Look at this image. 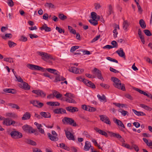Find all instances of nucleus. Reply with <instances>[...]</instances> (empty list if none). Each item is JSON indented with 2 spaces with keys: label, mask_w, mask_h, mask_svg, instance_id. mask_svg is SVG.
Returning <instances> with one entry per match:
<instances>
[{
  "label": "nucleus",
  "mask_w": 152,
  "mask_h": 152,
  "mask_svg": "<svg viewBox=\"0 0 152 152\" xmlns=\"http://www.w3.org/2000/svg\"><path fill=\"white\" fill-rule=\"evenodd\" d=\"M111 80L113 82V85L115 88L121 89L124 91H125L124 84H122L121 80L118 78L115 77H112Z\"/></svg>",
  "instance_id": "f257e3e1"
},
{
  "label": "nucleus",
  "mask_w": 152,
  "mask_h": 152,
  "mask_svg": "<svg viewBox=\"0 0 152 152\" xmlns=\"http://www.w3.org/2000/svg\"><path fill=\"white\" fill-rule=\"evenodd\" d=\"M62 121L64 124H69L73 126H77L76 122L71 118L65 117L62 119Z\"/></svg>",
  "instance_id": "f03ea898"
},
{
  "label": "nucleus",
  "mask_w": 152,
  "mask_h": 152,
  "mask_svg": "<svg viewBox=\"0 0 152 152\" xmlns=\"http://www.w3.org/2000/svg\"><path fill=\"white\" fill-rule=\"evenodd\" d=\"M37 53L39 55L42 57V59L44 61H45L46 59H53L54 58L52 56L45 52L41 51H37Z\"/></svg>",
  "instance_id": "7ed1b4c3"
},
{
  "label": "nucleus",
  "mask_w": 152,
  "mask_h": 152,
  "mask_svg": "<svg viewBox=\"0 0 152 152\" xmlns=\"http://www.w3.org/2000/svg\"><path fill=\"white\" fill-rule=\"evenodd\" d=\"M27 66L29 69L32 70H38L43 72H45V68L37 65L28 64H27Z\"/></svg>",
  "instance_id": "20e7f679"
},
{
  "label": "nucleus",
  "mask_w": 152,
  "mask_h": 152,
  "mask_svg": "<svg viewBox=\"0 0 152 152\" xmlns=\"http://www.w3.org/2000/svg\"><path fill=\"white\" fill-rule=\"evenodd\" d=\"M14 131H12L10 133V134L12 138L15 139H18L22 138L23 135L21 133L15 131V129H13Z\"/></svg>",
  "instance_id": "39448f33"
},
{
  "label": "nucleus",
  "mask_w": 152,
  "mask_h": 152,
  "mask_svg": "<svg viewBox=\"0 0 152 152\" xmlns=\"http://www.w3.org/2000/svg\"><path fill=\"white\" fill-rule=\"evenodd\" d=\"M107 132L110 137L116 138L122 142H125L124 139L122 137V136L119 133H114L110 131H108Z\"/></svg>",
  "instance_id": "423d86ee"
},
{
  "label": "nucleus",
  "mask_w": 152,
  "mask_h": 152,
  "mask_svg": "<svg viewBox=\"0 0 152 152\" xmlns=\"http://www.w3.org/2000/svg\"><path fill=\"white\" fill-rule=\"evenodd\" d=\"M22 129L25 132L30 133H33L35 132L36 130L33 129L32 127L28 124H25L22 126Z\"/></svg>",
  "instance_id": "0eeeda50"
},
{
  "label": "nucleus",
  "mask_w": 152,
  "mask_h": 152,
  "mask_svg": "<svg viewBox=\"0 0 152 152\" xmlns=\"http://www.w3.org/2000/svg\"><path fill=\"white\" fill-rule=\"evenodd\" d=\"M32 92L42 97H44L46 95L45 93L41 90H33Z\"/></svg>",
  "instance_id": "6e6552de"
},
{
  "label": "nucleus",
  "mask_w": 152,
  "mask_h": 152,
  "mask_svg": "<svg viewBox=\"0 0 152 152\" xmlns=\"http://www.w3.org/2000/svg\"><path fill=\"white\" fill-rule=\"evenodd\" d=\"M66 136L68 139L74 140H75L74 136L73 134L68 130H65Z\"/></svg>",
  "instance_id": "1a4fd4ad"
},
{
  "label": "nucleus",
  "mask_w": 152,
  "mask_h": 152,
  "mask_svg": "<svg viewBox=\"0 0 152 152\" xmlns=\"http://www.w3.org/2000/svg\"><path fill=\"white\" fill-rule=\"evenodd\" d=\"M93 71L96 72V74L97 75L98 79L101 80H103V78L102 76L101 72L99 69L95 68L94 69Z\"/></svg>",
  "instance_id": "9d476101"
},
{
  "label": "nucleus",
  "mask_w": 152,
  "mask_h": 152,
  "mask_svg": "<svg viewBox=\"0 0 152 152\" xmlns=\"http://www.w3.org/2000/svg\"><path fill=\"white\" fill-rule=\"evenodd\" d=\"M79 69H80L75 67L71 66L69 68L68 70L70 72H71L75 74H80Z\"/></svg>",
  "instance_id": "9b49d317"
},
{
  "label": "nucleus",
  "mask_w": 152,
  "mask_h": 152,
  "mask_svg": "<svg viewBox=\"0 0 152 152\" xmlns=\"http://www.w3.org/2000/svg\"><path fill=\"white\" fill-rule=\"evenodd\" d=\"M115 53H117L120 57H123L124 59L125 58V53L122 48H120L119 50L116 51Z\"/></svg>",
  "instance_id": "f8f14e48"
},
{
  "label": "nucleus",
  "mask_w": 152,
  "mask_h": 152,
  "mask_svg": "<svg viewBox=\"0 0 152 152\" xmlns=\"http://www.w3.org/2000/svg\"><path fill=\"white\" fill-rule=\"evenodd\" d=\"M53 112L56 114H61V113H65L66 114V111L65 110L62 108H58L55 109L53 110Z\"/></svg>",
  "instance_id": "ddd939ff"
},
{
  "label": "nucleus",
  "mask_w": 152,
  "mask_h": 152,
  "mask_svg": "<svg viewBox=\"0 0 152 152\" xmlns=\"http://www.w3.org/2000/svg\"><path fill=\"white\" fill-rule=\"evenodd\" d=\"M66 109L68 111L73 113L76 111H78V109L76 107H73L72 106H69L66 108Z\"/></svg>",
  "instance_id": "4468645a"
},
{
  "label": "nucleus",
  "mask_w": 152,
  "mask_h": 152,
  "mask_svg": "<svg viewBox=\"0 0 152 152\" xmlns=\"http://www.w3.org/2000/svg\"><path fill=\"white\" fill-rule=\"evenodd\" d=\"M94 129L97 132H98L99 134L103 135H104L106 137H108V135L107 134V133L105 132V131L102 130L100 129L97 127L94 128Z\"/></svg>",
  "instance_id": "2eb2a0df"
},
{
  "label": "nucleus",
  "mask_w": 152,
  "mask_h": 152,
  "mask_svg": "<svg viewBox=\"0 0 152 152\" xmlns=\"http://www.w3.org/2000/svg\"><path fill=\"white\" fill-rule=\"evenodd\" d=\"M31 117V114L28 112H26L24 113L22 117L23 120H25L29 119Z\"/></svg>",
  "instance_id": "dca6fc26"
},
{
  "label": "nucleus",
  "mask_w": 152,
  "mask_h": 152,
  "mask_svg": "<svg viewBox=\"0 0 152 152\" xmlns=\"http://www.w3.org/2000/svg\"><path fill=\"white\" fill-rule=\"evenodd\" d=\"M41 30H45V31L46 32H50L51 31V28L48 27L47 25L44 23V24L40 28Z\"/></svg>",
  "instance_id": "f3484780"
},
{
  "label": "nucleus",
  "mask_w": 152,
  "mask_h": 152,
  "mask_svg": "<svg viewBox=\"0 0 152 152\" xmlns=\"http://www.w3.org/2000/svg\"><path fill=\"white\" fill-rule=\"evenodd\" d=\"M47 134L50 140L52 141H56L58 140V138L56 136L52 135L50 133H48Z\"/></svg>",
  "instance_id": "a211bd4d"
},
{
  "label": "nucleus",
  "mask_w": 152,
  "mask_h": 152,
  "mask_svg": "<svg viewBox=\"0 0 152 152\" xmlns=\"http://www.w3.org/2000/svg\"><path fill=\"white\" fill-rule=\"evenodd\" d=\"M24 141L27 144H29L32 145H37L36 143L35 142L28 139H25Z\"/></svg>",
  "instance_id": "6ab92c4d"
},
{
  "label": "nucleus",
  "mask_w": 152,
  "mask_h": 152,
  "mask_svg": "<svg viewBox=\"0 0 152 152\" xmlns=\"http://www.w3.org/2000/svg\"><path fill=\"white\" fill-rule=\"evenodd\" d=\"M91 147V143L88 141H86L85 142L84 150L85 151H88L89 150Z\"/></svg>",
  "instance_id": "aec40b11"
},
{
  "label": "nucleus",
  "mask_w": 152,
  "mask_h": 152,
  "mask_svg": "<svg viewBox=\"0 0 152 152\" xmlns=\"http://www.w3.org/2000/svg\"><path fill=\"white\" fill-rule=\"evenodd\" d=\"M22 85H21L20 87L26 90H29L30 88V86L25 82H23Z\"/></svg>",
  "instance_id": "412c9836"
},
{
  "label": "nucleus",
  "mask_w": 152,
  "mask_h": 152,
  "mask_svg": "<svg viewBox=\"0 0 152 152\" xmlns=\"http://www.w3.org/2000/svg\"><path fill=\"white\" fill-rule=\"evenodd\" d=\"M40 115L45 118H50L51 115L49 112H41L40 113Z\"/></svg>",
  "instance_id": "4be33fe9"
},
{
  "label": "nucleus",
  "mask_w": 152,
  "mask_h": 152,
  "mask_svg": "<svg viewBox=\"0 0 152 152\" xmlns=\"http://www.w3.org/2000/svg\"><path fill=\"white\" fill-rule=\"evenodd\" d=\"M3 121L2 122L3 124L6 126H10L11 124V119L10 120L8 118H4V119L3 120Z\"/></svg>",
  "instance_id": "5701e85b"
},
{
  "label": "nucleus",
  "mask_w": 152,
  "mask_h": 152,
  "mask_svg": "<svg viewBox=\"0 0 152 152\" xmlns=\"http://www.w3.org/2000/svg\"><path fill=\"white\" fill-rule=\"evenodd\" d=\"M132 110L136 115L138 116L146 115V114L142 112L138 111L134 109H132Z\"/></svg>",
  "instance_id": "b1692460"
},
{
  "label": "nucleus",
  "mask_w": 152,
  "mask_h": 152,
  "mask_svg": "<svg viewBox=\"0 0 152 152\" xmlns=\"http://www.w3.org/2000/svg\"><path fill=\"white\" fill-rule=\"evenodd\" d=\"M45 69V72L47 71L48 72L54 74H57V73H58V72L55 69L51 68H46Z\"/></svg>",
  "instance_id": "393cba45"
},
{
  "label": "nucleus",
  "mask_w": 152,
  "mask_h": 152,
  "mask_svg": "<svg viewBox=\"0 0 152 152\" xmlns=\"http://www.w3.org/2000/svg\"><path fill=\"white\" fill-rule=\"evenodd\" d=\"M46 104L48 105L53 106H59L60 104V103L56 102H48L46 103Z\"/></svg>",
  "instance_id": "a878e982"
},
{
  "label": "nucleus",
  "mask_w": 152,
  "mask_h": 152,
  "mask_svg": "<svg viewBox=\"0 0 152 152\" xmlns=\"http://www.w3.org/2000/svg\"><path fill=\"white\" fill-rule=\"evenodd\" d=\"M3 91L5 92L12 94H15L16 93V91L14 89L11 88H5L4 89Z\"/></svg>",
  "instance_id": "bb28decb"
},
{
  "label": "nucleus",
  "mask_w": 152,
  "mask_h": 152,
  "mask_svg": "<svg viewBox=\"0 0 152 152\" xmlns=\"http://www.w3.org/2000/svg\"><path fill=\"white\" fill-rule=\"evenodd\" d=\"M129 26V24L128 23V21L127 20H124L123 23V28L125 31L127 30V28Z\"/></svg>",
  "instance_id": "cd10ccee"
},
{
  "label": "nucleus",
  "mask_w": 152,
  "mask_h": 152,
  "mask_svg": "<svg viewBox=\"0 0 152 152\" xmlns=\"http://www.w3.org/2000/svg\"><path fill=\"white\" fill-rule=\"evenodd\" d=\"M139 23L142 28L145 29L146 28V25L143 19H140L139 21Z\"/></svg>",
  "instance_id": "c85d7f7f"
},
{
  "label": "nucleus",
  "mask_w": 152,
  "mask_h": 152,
  "mask_svg": "<svg viewBox=\"0 0 152 152\" xmlns=\"http://www.w3.org/2000/svg\"><path fill=\"white\" fill-rule=\"evenodd\" d=\"M8 106L10 107L11 108H15L16 109H20V107L18 105L13 103H9L7 104Z\"/></svg>",
  "instance_id": "c756f323"
},
{
  "label": "nucleus",
  "mask_w": 152,
  "mask_h": 152,
  "mask_svg": "<svg viewBox=\"0 0 152 152\" xmlns=\"http://www.w3.org/2000/svg\"><path fill=\"white\" fill-rule=\"evenodd\" d=\"M115 122L116 123L117 125L123 127V128H125V126H124V124L121 121L118 119H116Z\"/></svg>",
  "instance_id": "7c9ffc66"
},
{
  "label": "nucleus",
  "mask_w": 152,
  "mask_h": 152,
  "mask_svg": "<svg viewBox=\"0 0 152 152\" xmlns=\"http://www.w3.org/2000/svg\"><path fill=\"white\" fill-rule=\"evenodd\" d=\"M118 111L119 112L121 113L122 115L124 116H126V115H128V113L127 111H125L121 109H119Z\"/></svg>",
  "instance_id": "2f4dec72"
},
{
  "label": "nucleus",
  "mask_w": 152,
  "mask_h": 152,
  "mask_svg": "<svg viewBox=\"0 0 152 152\" xmlns=\"http://www.w3.org/2000/svg\"><path fill=\"white\" fill-rule=\"evenodd\" d=\"M12 37V35L10 33L6 34H5V35L2 36L1 37L2 38L4 39H6L7 38H8L9 39H10Z\"/></svg>",
  "instance_id": "473e14b6"
},
{
  "label": "nucleus",
  "mask_w": 152,
  "mask_h": 152,
  "mask_svg": "<svg viewBox=\"0 0 152 152\" xmlns=\"http://www.w3.org/2000/svg\"><path fill=\"white\" fill-rule=\"evenodd\" d=\"M89 22L94 26H96L98 24L97 20L95 19L89 20Z\"/></svg>",
  "instance_id": "72a5a7b5"
},
{
  "label": "nucleus",
  "mask_w": 152,
  "mask_h": 152,
  "mask_svg": "<svg viewBox=\"0 0 152 152\" xmlns=\"http://www.w3.org/2000/svg\"><path fill=\"white\" fill-rule=\"evenodd\" d=\"M65 101H66L69 103H76V102L74 99H72L71 98H66V99L65 100Z\"/></svg>",
  "instance_id": "f704fd0d"
},
{
  "label": "nucleus",
  "mask_w": 152,
  "mask_h": 152,
  "mask_svg": "<svg viewBox=\"0 0 152 152\" xmlns=\"http://www.w3.org/2000/svg\"><path fill=\"white\" fill-rule=\"evenodd\" d=\"M97 96L100 101H104L106 99V97L104 94H103L102 96H101L99 94H98Z\"/></svg>",
  "instance_id": "c9c22d12"
},
{
  "label": "nucleus",
  "mask_w": 152,
  "mask_h": 152,
  "mask_svg": "<svg viewBox=\"0 0 152 152\" xmlns=\"http://www.w3.org/2000/svg\"><path fill=\"white\" fill-rule=\"evenodd\" d=\"M59 18L62 20H64L67 19V17L63 14H59L58 15Z\"/></svg>",
  "instance_id": "e433bc0d"
},
{
  "label": "nucleus",
  "mask_w": 152,
  "mask_h": 152,
  "mask_svg": "<svg viewBox=\"0 0 152 152\" xmlns=\"http://www.w3.org/2000/svg\"><path fill=\"white\" fill-rule=\"evenodd\" d=\"M8 45L9 47L10 48H12L16 45V44L15 42L9 41L8 42Z\"/></svg>",
  "instance_id": "4c0bfd02"
},
{
  "label": "nucleus",
  "mask_w": 152,
  "mask_h": 152,
  "mask_svg": "<svg viewBox=\"0 0 152 152\" xmlns=\"http://www.w3.org/2000/svg\"><path fill=\"white\" fill-rule=\"evenodd\" d=\"M56 76L55 77V82H58L60 81L61 79V76L59 74L57 73V74H55Z\"/></svg>",
  "instance_id": "58836bf2"
},
{
  "label": "nucleus",
  "mask_w": 152,
  "mask_h": 152,
  "mask_svg": "<svg viewBox=\"0 0 152 152\" xmlns=\"http://www.w3.org/2000/svg\"><path fill=\"white\" fill-rule=\"evenodd\" d=\"M45 6L48 7L49 8H54V5L51 3H47L45 4Z\"/></svg>",
  "instance_id": "ea45409f"
},
{
  "label": "nucleus",
  "mask_w": 152,
  "mask_h": 152,
  "mask_svg": "<svg viewBox=\"0 0 152 152\" xmlns=\"http://www.w3.org/2000/svg\"><path fill=\"white\" fill-rule=\"evenodd\" d=\"M87 86L93 89H94L96 88V86L91 81H89Z\"/></svg>",
  "instance_id": "a19ab883"
},
{
  "label": "nucleus",
  "mask_w": 152,
  "mask_h": 152,
  "mask_svg": "<svg viewBox=\"0 0 152 152\" xmlns=\"http://www.w3.org/2000/svg\"><path fill=\"white\" fill-rule=\"evenodd\" d=\"M80 117L82 119L85 120V121L87 122H88L90 121V120H89V118L86 116H84L82 115H80Z\"/></svg>",
  "instance_id": "79ce46f5"
},
{
  "label": "nucleus",
  "mask_w": 152,
  "mask_h": 152,
  "mask_svg": "<svg viewBox=\"0 0 152 152\" xmlns=\"http://www.w3.org/2000/svg\"><path fill=\"white\" fill-rule=\"evenodd\" d=\"M143 31L144 32L145 34V35H146L147 36H150L152 35L151 33L150 32V31L148 30H144Z\"/></svg>",
  "instance_id": "37998d69"
},
{
  "label": "nucleus",
  "mask_w": 152,
  "mask_h": 152,
  "mask_svg": "<svg viewBox=\"0 0 152 152\" xmlns=\"http://www.w3.org/2000/svg\"><path fill=\"white\" fill-rule=\"evenodd\" d=\"M106 59L111 61L113 62L117 63H118V61L117 60L115 59L112 58L110 57H106Z\"/></svg>",
  "instance_id": "c03bdc74"
},
{
  "label": "nucleus",
  "mask_w": 152,
  "mask_h": 152,
  "mask_svg": "<svg viewBox=\"0 0 152 152\" xmlns=\"http://www.w3.org/2000/svg\"><path fill=\"white\" fill-rule=\"evenodd\" d=\"M38 101L37 100H32L30 101V103L33 104V105L35 107L38 106Z\"/></svg>",
  "instance_id": "a18cd8bd"
},
{
  "label": "nucleus",
  "mask_w": 152,
  "mask_h": 152,
  "mask_svg": "<svg viewBox=\"0 0 152 152\" xmlns=\"http://www.w3.org/2000/svg\"><path fill=\"white\" fill-rule=\"evenodd\" d=\"M100 85L102 87L104 88L105 89H108L110 87L109 85L106 84L104 83H100Z\"/></svg>",
  "instance_id": "49530a36"
},
{
  "label": "nucleus",
  "mask_w": 152,
  "mask_h": 152,
  "mask_svg": "<svg viewBox=\"0 0 152 152\" xmlns=\"http://www.w3.org/2000/svg\"><path fill=\"white\" fill-rule=\"evenodd\" d=\"M96 13L95 12H92L91 13V18L93 19H96Z\"/></svg>",
  "instance_id": "de8ad7c7"
},
{
  "label": "nucleus",
  "mask_w": 152,
  "mask_h": 152,
  "mask_svg": "<svg viewBox=\"0 0 152 152\" xmlns=\"http://www.w3.org/2000/svg\"><path fill=\"white\" fill-rule=\"evenodd\" d=\"M105 119L104 121H103V122L106 123L107 124H108L109 125H111V122L110 121L109 118L107 117L106 118H105Z\"/></svg>",
  "instance_id": "09e8293b"
},
{
  "label": "nucleus",
  "mask_w": 152,
  "mask_h": 152,
  "mask_svg": "<svg viewBox=\"0 0 152 152\" xmlns=\"http://www.w3.org/2000/svg\"><path fill=\"white\" fill-rule=\"evenodd\" d=\"M79 47L78 46H75L72 47L70 50V51L72 52L75 51L76 50L78 49Z\"/></svg>",
  "instance_id": "8fccbe9b"
},
{
  "label": "nucleus",
  "mask_w": 152,
  "mask_h": 152,
  "mask_svg": "<svg viewBox=\"0 0 152 152\" xmlns=\"http://www.w3.org/2000/svg\"><path fill=\"white\" fill-rule=\"evenodd\" d=\"M56 29L60 33H61L62 32L63 33H64L65 32L64 30H63L62 28L57 26L56 27Z\"/></svg>",
  "instance_id": "3c124183"
},
{
  "label": "nucleus",
  "mask_w": 152,
  "mask_h": 152,
  "mask_svg": "<svg viewBox=\"0 0 152 152\" xmlns=\"http://www.w3.org/2000/svg\"><path fill=\"white\" fill-rule=\"evenodd\" d=\"M134 90L139 92L140 93L144 94V95H145L146 94V92L142 90H140L138 88H135Z\"/></svg>",
  "instance_id": "603ef678"
},
{
  "label": "nucleus",
  "mask_w": 152,
  "mask_h": 152,
  "mask_svg": "<svg viewBox=\"0 0 152 152\" xmlns=\"http://www.w3.org/2000/svg\"><path fill=\"white\" fill-rule=\"evenodd\" d=\"M111 44L113 46V48H117L118 47V45L116 41L114 40L112 41Z\"/></svg>",
  "instance_id": "864d4df0"
},
{
  "label": "nucleus",
  "mask_w": 152,
  "mask_h": 152,
  "mask_svg": "<svg viewBox=\"0 0 152 152\" xmlns=\"http://www.w3.org/2000/svg\"><path fill=\"white\" fill-rule=\"evenodd\" d=\"M94 6H95V8L96 10L99 9L101 7V6L100 5V4L98 3H95L94 4Z\"/></svg>",
  "instance_id": "5fc2aeb1"
},
{
  "label": "nucleus",
  "mask_w": 152,
  "mask_h": 152,
  "mask_svg": "<svg viewBox=\"0 0 152 152\" xmlns=\"http://www.w3.org/2000/svg\"><path fill=\"white\" fill-rule=\"evenodd\" d=\"M108 10L109 12V15L111 14L113 12V8L111 5H109Z\"/></svg>",
  "instance_id": "6e6d98bb"
},
{
  "label": "nucleus",
  "mask_w": 152,
  "mask_h": 152,
  "mask_svg": "<svg viewBox=\"0 0 152 152\" xmlns=\"http://www.w3.org/2000/svg\"><path fill=\"white\" fill-rule=\"evenodd\" d=\"M89 106H87L86 105H83L82 106V108L84 110L88 111L89 110Z\"/></svg>",
  "instance_id": "4d7b16f0"
},
{
  "label": "nucleus",
  "mask_w": 152,
  "mask_h": 152,
  "mask_svg": "<svg viewBox=\"0 0 152 152\" xmlns=\"http://www.w3.org/2000/svg\"><path fill=\"white\" fill-rule=\"evenodd\" d=\"M99 116L100 118V120L103 122L106 119L105 118H106L107 117L106 115H100Z\"/></svg>",
  "instance_id": "13d9d810"
},
{
  "label": "nucleus",
  "mask_w": 152,
  "mask_h": 152,
  "mask_svg": "<svg viewBox=\"0 0 152 152\" xmlns=\"http://www.w3.org/2000/svg\"><path fill=\"white\" fill-rule=\"evenodd\" d=\"M8 2L7 3L8 4V5L10 7H12L14 5L13 2L12 1V0H8Z\"/></svg>",
  "instance_id": "bf43d9fd"
},
{
  "label": "nucleus",
  "mask_w": 152,
  "mask_h": 152,
  "mask_svg": "<svg viewBox=\"0 0 152 152\" xmlns=\"http://www.w3.org/2000/svg\"><path fill=\"white\" fill-rule=\"evenodd\" d=\"M113 33H114L113 35L115 38H116L117 37V34L118 32L117 31V30L116 28H115L113 31Z\"/></svg>",
  "instance_id": "052dcab7"
},
{
  "label": "nucleus",
  "mask_w": 152,
  "mask_h": 152,
  "mask_svg": "<svg viewBox=\"0 0 152 152\" xmlns=\"http://www.w3.org/2000/svg\"><path fill=\"white\" fill-rule=\"evenodd\" d=\"M7 115L9 117H15L16 115L15 113H9L7 114Z\"/></svg>",
  "instance_id": "680f3d73"
},
{
  "label": "nucleus",
  "mask_w": 152,
  "mask_h": 152,
  "mask_svg": "<svg viewBox=\"0 0 152 152\" xmlns=\"http://www.w3.org/2000/svg\"><path fill=\"white\" fill-rule=\"evenodd\" d=\"M132 147L134 149L135 151L137 152H138L139 151V148L138 146L136 144H133L132 145Z\"/></svg>",
  "instance_id": "e2e57ef3"
},
{
  "label": "nucleus",
  "mask_w": 152,
  "mask_h": 152,
  "mask_svg": "<svg viewBox=\"0 0 152 152\" xmlns=\"http://www.w3.org/2000/svg\"><path fill=\"white\" fill-rule=\"evenodd\" d=\"M110 71L111 72H114L115 73H117L119 72V71L116 70L115 69L111 67H110Z\"/></svg>",
  "instance_id": "0e129e2a"
},
{
  "label": "nucleus",
  "mask_w": 152,
  "mask_h": 152,
  "mask_svg": "<svg viewBox=\"0 0 152 152\" xmlns=\"http://www.w3.org/2000/svg\"><path fill=\"white\" fill-rule=\"evenodd\" d=\"M83 50H78L76 51V52L74 53V55H80L81 54V53H83Z\"/></svg>",
  "instance_id": "69168bd1"
},
{
  "label": "nucleus",
  "mask_w": 152,
  "mask_h": 152,
  "mask_svg": "<svg viewBox=\"0 0 152 152\" xmlns=\"http://www.w3.org/2000/svg\"><path fill=\"white\" fill-rule=\"evenodd\" d=\"M113 48V47L112 46L109 45H107L104 47H103V48L104 49H110L111 48Z\"/></svg>",
  "instance_id": "338daca9"
},
{
  "label": "nucleus",
  "mask_w": 152,
  "mask_h": 152,
  "mask_svg": "<svg viewBox=\"0 0 152 152\" xmlns=\"http://www.w3.org/2000/svg\"><path fill=\"white\" fill-rule=\"evenodd\" d=\"M96 110V109L95 108L89 106V110L88 111L91 112H94Z\"/></svg>",
  "instance_id": "774afa93"
}]
</instances>
